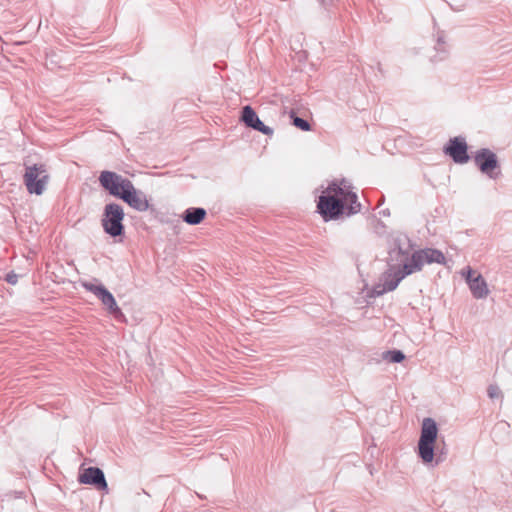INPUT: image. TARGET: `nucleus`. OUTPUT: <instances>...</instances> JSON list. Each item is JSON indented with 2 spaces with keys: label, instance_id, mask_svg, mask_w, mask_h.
<instances>
[{
  "label": "nucleus",
  "instance_id": "f257e3e1",
  "mask_svg": "<svg viewBox=\"0 0 512 512\" xmlns=\"http://www.w3.org/2000/svg\"><path fill=\"white\" fill-rule=\"evenodd\" d=\"M316 207L322 219L328 222L359 213L361 203L355 192L346 191L337 180H333L318 197Z\"/></svg>",
  "mask_w": 512,
  "mask_h": 512
},
{
  "label": "nucleus",
  "instance_id": "f03ea898",
  "mask_svg": "<svg viewBox=\"0 0 512 512\" xmlns=\"http://www.w3.org/2000/svg\"><path fill=\"white\" fill-rule=\"evenodd\" d=\"M438 431V425L434 419L430 417L423 419L417 445V455L424 464L434 462L433 466H436L446 459L447 448L445 443L443 442L442 447L436 446Z\"/></svg>",
  "mask_w": 512,
  "mask_h": 512
},
{
  "label": "nucleus",
  "instance_id": "7ed1b4c3",
  "mask_svg": "<svg viewBox=\"0 0 512 512\" xmlns=\"http://www.w3.org/2000/svg\"><path fill=\"white\" fill-rule=\"evenodd\" d=\"M388 265L389 268L382 273L380 282L372 287L370 296L379 297L386 292L395 290L406 276L413 274L412 269L407 263L403 267H398L390 262H388Z\"/></svg>",
  "mask_w": 512,
  "mask_h": 512
},
{
  "label": "nucleus",
  "instance_id": "20e7f679",
  "mask_svg": "<svg viewBox=\"0 0 512 512\" xmlns=\"http://www.w3.org/2000/svg\"><path fill=\"white\" fill-rule=\"evenodd\" d=\"M124 217V209L120 204L114 202L106 204L101 219L104 232L113 238L124 236Z\"/></svg>",
  "mask_w": 512,
  "mask_h": 512
},
{
  "label": "nucleus",
  "instance_id": "39448f33",
  "mask_svg": "<svg viewBox=\"0 0 512 512\" xmlns=\"http://www.w3.org/2000/svg\"><path fill=\"white\" fill-rule=\"evenodd\" d=\"M23 181L30 194L42 195L49 181L46 165L37 163L26 166Z\"/></svg>",
  "mask_w": 512,
  "mask_h": 512
},
{
  "label": "nucleus",
  "instance_id": "423d86ee",
  "mask_svg": "<svg viewBox=\"0 0 512 512\" xmlns=\"http://www.w3.org/2000/svg\"><path fill=\"white\" fill-rule=\"evenodd\" d=\"M98 181L105 191L120 200L133 185L130 179L109 170L102 171L98 177Z\"/></svg>",
  "mask_w": 512,
  "mask_h": 512
},
{
  "label": "nucleus",
  "instance_id": "0eeeda50",
  "mask_svg": "<svg viewBox=\"0 0 512 512\" xmlns=\"http://www.w3.org/2000/svg\"><path fill=\"white\" fill-rule=\"evenodd\" d=\"M82 286L88 292L93 293L107 309L108 313L113 315L117 321L125 319V315L118 306L113 294L103 285L92 282H83Z\"/></svg>",
  "mask_w": 512,
  "mask_h": 512
},
{
  "label": "nucleus",
  "instance_id": "6e6552de",
  "mask_svg": "<svg viewBox=\"0 0 512 512\" xmlns=\"http://www.w3.org/2000/svg\"><path fill=\"white\" fill-rule=\"evenodd\" d=\"M432 263H445V256L442 251L434 248L416 250L411 254L410 260L407 262L413 273L421 271L424 264Z\"/></svg>",
  "mask_w": 512,
  "mask_h": 512
},
{
  "label": "nucleus",
  "instance_id": "1a4fd4ad",
  "mask_svg": "<svg viewBox=\"0 0 512 512\" xmlns=\"http://www.w3.org/2000/svg\"><path fill=\"white\" fill-rule=\"evenodd\" d=\"M474 163L481 173L491 179H496L500 174V164L497 155L488 148H481L476 151Z\"/></svg>",
  "mask_w": 512,
  "mask_h": 512
},
{
  "label": "nucleus",
  "instance_id": "9d476101",
  "mask_svg": "<svg viewBox=\"0 0 512 512\" xmlns=\"http://www.w3.org/2000/svg\"><path fill=\"white\" fill-rule=\"evenodd\" d=\"M443 152L457 164H465L470 160L468 145L465 138L461 136L450 138L443 147Z\"/></svg>",
  "mask_w": 512,
  "mask_h": 512
},
{
  "label": "nucleus",
  "instance_id": "9b49d317",
  "mask_svg": "<svg viewBox=\"0 0 512 512\" xmlns=\"http://www.w3.org/2000/svg\"><path fill=\"white\" fill-rule=\"evenodd\" d=\"M78 481L81 484L91 485L99 491L108 493V484L105 474L99 467L90 466L83 469L78 475Z\"/></svg>",
  "mask_w": 512,
  "mask_h": 512
},
{
  "label": "nucleus",
  "instance_id": "f8f14e48",
  "mask_svg": "<svg viewBox=\"0 0 512 512\" xmlns=\"http://www.w3.org/2000/svg\"><path fill=\"white\" fill-rule=\"evenodd\" d=\"M123 202H125L129 207L132 209L138 211V212H145V211H154L155 208L153 205H150L146 194L136 189L134 184L131 186V188L127 191V193L122 197L121 199Z\"/></svg>",
  "mask_w": 512,
  "mask_h": 512
},
{
  "label": "nucleus",
  "instance_id": "ddd939ff",
  "mask_svg": "<svg viewBox=\"0 0 512 512\" xmlns=\"http://www.w3.org/2000/svg\"><path fill=\"white\" fill-rule=\"evenodd\" d=\"M240 121L245 124L246 127L251 128L255 131L261 132L264 135H273V129L265 125L258 117L255 110L250 106L246 105L241 110Z\"/></svg>",
  "mask_w": 512,
  "mask_h": 512
},
{
  "label": "nucleus",
  "instance_id": "4468645a",
  "mask_svg": "<svg viewBox=\"0 0 512 512\" xmlns=\"http://www.w3.org/2000/svg\"><path fill=\"white\" fill-rule=\"evenodd\" d=\"M410 244L408 248H404L401 245V240L396 239L394 242V248L389 251V258L391 262H396L398 267H403L405 263L410 260Z\"/></svg>",
  "mask_w": 512,
  "mask_h": 512
},
{
  "label": "nucleus",
  "instance_id": "2eb2a0df",
  "mask_svg": "<svg viewBox=\"0 0 512 512\" xmlns=\"http://www.w3.org/2000/svg\"><path fill=\"white\" fill-rule=\"evenodd\" d=\"M207 216L206 209L202 207H189L184 210L181 219L188 225H198L204 221Z\"/></svg>",
  "mask_w": 512,
  "mask_h": 512
},
{
  "label": "nucleus",
  "instance_id": "dca6fc26",
  "mask_svg": "<svg viewBox=\"0 0 512 512\" xmlns=\"http://www.w3.org/2000/svg\"><path fill=\"white\" fill-rule=\"evenodd\" d=\"M468 285L474 298L483 299L487 297L489 290L481 274H477L473 279H468Z\"/></svg>",
  "mask_w": 512,
  "mask_h": 512
},
{
  "label": "nucleus",
  "instance_id": "f3484780",
  "mask_svg": "<svg viewBox=\"0 0 512 512\" xmlns=\"http://www.w3.org/2000/svg\"><path fill=\"white\" fill-rule=\"evenodd\" d=\"M289 118L291 120V124L301 131L307 132L311 130V124L309 121L299 117L294 109L290 110Z\"/></svg>",
  "mask_w": 512,
  "mask_h": 512
},
{
  "label": "nucleus",
  "instance_id": "a211bd4d",
  "mask_svg": "<svg viewBox=\"0 0 512 512\" xmlns=\"http://www.w3.org/2000/svg\"><path fill=\"white\" fill-rule=\"evenodd\" d=\"M435 50L437 54L432 58V61H442L447 57L448 50L446 49V42L444 40L443 33L438 34Z\"/></svg>",
  "mask_w": 512,
  "mask_h": 512
},
{
  "label": "nucleus",
  "instance_id": "6ab92c4d",
  "mask_svg": "<svg viewBox=\"0 0 512 512\" xmlns=\"http://www.w3.org/2000/svg\"><path fill=\"white\" fill-rule=\"evenodd\" d=\"M383 359L390 363H401L405 359L403 351L398 349L383 352Z\"/></svg>",
  "mask_w": 512,
  "mask_h": 512
},
{
  "label": "nucleus",
  "instance_id": "aec40b11",
  "mask_svg": "<svg viewBox=\"0 0 512 512\" xmlns=\"http://www.w3.org/2000/svg\"><path fill=\"white\" fill-rule=\"evenodd\" d=\"M488 397L491 399L502 398L503 394L500 388L495 384H490L487 389Z\"/></svg>",
  "mask_w": 512,
  "mask_h": 512
},
{
  "label": "nucleus",
  "instance_id": "412c9836",
  "mask_svg": "<svg viewBox=\"0 0 512 512\" xmlns=\"http://www.w3.org/2000/svg\"><path fill=\"white\" fill-rule=\"evenodd\" d=\"M374 231H375V233H377L380 236L384 235L386 233L385 223L380 219H376L375 225H374Z\"/></svg>",
  "mask_w": 512,
  "mask_h": 512
},
{
  "label": "nucleus",
  "instance_id": "4be33fe9",
  "mask_svg": "<svg viewBox=\"0 0 512 512\" xmlns=\"http://www.w3.org/2000/svg\"><path fill=\"white\" fill-rule=\"evenodd\" d=\"M5 280L7 283H9L11 285H15L18 282V275L16 273H14L13 271H11L6 275Z\"/></svg>",
  "mask_w": 512,
  "mask_h": 512
},
{
  "label": "nucleus",
  "instance_id": "5701e85b",
  "mask_svg": "<svg viewBox=\"0 0 512 512\" xmlns=\"http://www.w3.org/2000/svg\"><path fill=\"white\" fill-rule=\"evenodd\" d=\"M477 274L475 271H473L470 267H467V270L463 272V276L465 277L466 281L468 282V279H473Z\"/></svg>",
  "mask_w": 512,
  "mask_h": 512
},
{
  "label": "nucleus",
  "instance_id": "b1692460",
  "mask_svg": "<svg viewBox=\"0 0 512 512\" xmlns=\"http://www.w3.org/2000/svg\"><path fill=\"white\" fill-rule=\"evenodd\" d=\"M318 1L321 3V5L323 7L328 8V7H330L333 4V2L335 0H318Z\"/></svg>",
  "mask_w": 512,
  "mask_h": 512
},
{
  "label": "nucleus",
  "instance_id": "393cba45",
  "mask_svg": "<svg viewBox=\"0 0 512 512\" xmlns=\"http://www.w3.org/2000/svg\"><path fill=\"white\" fill-rule=\"evenodd\" d=\"M338 184L343 187L346 191H350V185H348V182L346 181V179H342L340 182H338Z\"/></svg>",
  "mask_w": 512,
  "mask_h": 512
},
{
  "label": "nucleus",
  "instance_id": "a878e982",
  "mask_svg": "<svg viewBox=\"0 0 512 512\" xmlns=\"http://www.w3.org/2000/svg\"><path fill=\"white\" fill-rule=\"evenodd\" d=\"M381 216L388 217L390 216V210L388 208H385L379 212Z\"/></svg>",
  "mask_w": 512,
  "mask_h": 512
},
{
  "label": "nucleus",
  "instance_id": "bb28decb",
  "mask_svg": "<svg viewBox=\"0 0 512 512\" xmlns=\"http://www.w3.org/2000/svg\"><path fill=\"white\" fill-rule=\"evenodd\" d=\"M384 203V196H382L378 202V205H382Z\"/></svg>",
  "mask_w": 512,
  "mask_h": 512
}]
</instances>
